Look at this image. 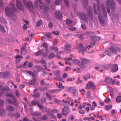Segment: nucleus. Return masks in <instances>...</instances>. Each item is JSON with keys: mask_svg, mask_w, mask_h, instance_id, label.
<instances>
[{"mask_svg": "<svg viewBox=\"0 0 121 121\" xmlns=\"http://www.w3.org/2000/svg\"><path fill=\"white\" fill-rule=\"evenodd\" d=\"M10 6L11 8L8 7L5 8V14L7 17L12 19L15 20L17 19V17L14 12L16 11V9L13 4H11Z\"/></svg>", "mask_w": 121, "mask_h": 121, "instance_id": "nucleus-1", "label": "nucleus"}, {"mask_svg": "<svg viewBox=\"0 0 121 121\" xmlns=\"http://www.w3.org/2000/svg\"><path fill=\"white\" fill-rule=\"evenodd\" d=\"M107 4L108 7L107 8V11L108 13H110V8H111L112 10L113 11L115 9V5L114 1L113 0H107Z\"/></svg>", "mask_w": 121, "mask_h": 121, "instance_id": "nucleus-2", "label": "nucleus"}, {"mask_svg": "<svg viewBox=\"0 0 121 121\" xmlns=\"http://www.w3.org/2000/svg\"><path fill=\"white\" fill-rule=\"evenodd\" d=\"M23 3L25 6L28 8H29L31 11H33L34 8L31 2H29L27 3L26 0H24L23 1Z\"/></svg>", "mask_w": 121, "mask_h": 121, "instance_id": "nucleus-3", "label": "nucleus"}, {"mask_svg": "<svg viewBox=\"0 0 121 121\" xmlns=\"http://www.w3.org/2000/svg\"><path fill=\"white\" fill-rule=\"evenodd\" d=\"M69 108L68 107L65 106L64 107V108H62V114L63 116H66L69 113L70 111L69 110Z\"/></svg>", "mask_w": 121, "mask_h": 121, "instance_id": "nucleus-4", "label": "nucleus"}, {"mask_svg": "<svg viewBox=\"0 0 121 121\" xmlns=\"http://www.w3.org/2000/svg\"><path fill=\"white\" fill-rule=\"evenodd\" d=\"M109 49L112 52L115 54H118L117 51H119L120 50L119 47H117L115 48L113 46H110Z\"/></svg>", "mask_w": 121, "mask_h": 121, "instance_id": "nucleus-5", "label": "nucleus"}, {"mask_svg": "<svg viewBox=\"0 0 121 121\" xmlns=\"http://www.w3.org/2000/svg\"><path fill=\"white\" fill-rule=\"evenodd\" d=\"M71 47V45L69 43H67L65 45L64 48L65 49L66 53H70L71 52L70 49Z\"/></svg>", "mask_w": 121, "mask_h": 121, "instance_id": "nucleus-6", "label": "nucleus"}, {"mask_svg": "<svg viewBox=\"0 0 121 121\" xmlns=\"http://www.w3.org/2000/svg\"><path fill=\"white\" fill-rule=\"evenodd\" d=\"M76 47L78 50L82 51V54L84 55V50L82 43H80V44H78L76 46Z\"/></svg>", "mask_w": 121, "mask_h": 121, "instance_id": "nucleus-7", "label": "nucleus"}, {"mask_svg": "<svg viewBox=\"0 0 121 121\" xmlns=\"http://www.w3.org/2000/svg\"><path fill=\"white\" fill-rule=\"evenodd\" d=\"M16 5L17 8L20 10H22L23 9V7L22 3L19 0H16Z\"/></svg>", "mask_w": 121, "mask_h": 121, "instance_id": "nucleus-8", "label": "nucleus"}, {"mask_svg": "<svg viewBox=\"0 0 121 121\" xmlns=\"http://www.w3.org/2000/svg\"><path fill=\"white\" fill-rule=\"evenodd\" d=\"M80 14L82 20L85 21L87 23L88 21V18L86 15L83 12L80 13Z\"/></svg>", "mask_w": 121, "mask_h": 121, "instance_id": "nucleus-9", "label": "nucleus"}, {"mask_svg": "<svg viewBox=\"0 0 121 121\" xmlns=\"http://www.w3.org/2000/svg\"><path fill=\"white\" fill-rule=\"evenodd\" d=\"M118 69V67L117 64H114L112 66L111 71L112 72H115L117 71Z\"/></svg>", "mask_w": 121, "mask_h": 121, "instance_id": "nucleus-10", "label": "nucleus"}, {"mask_svg": "<svg viewBox=\"0 0 121 121\" xmlns=\"http://www.w3.org/2000/svg\"><path fill=\"white\" fill-rule=\"evenodd\" d=\"M55 16L57 19L61 18L62 16L61 12L59 11H57L55 13Z\"/></svg>", "mask_w": 121, "mask_h": 121, "instance_id": "nucleus-11", "label": "nucleus"}, {"mask_svg": "<svg viewBox=\"0 0 121 121\" xmlns=\"http://www.w3.org/2000/svg\"><path fill=\"white\" fill-rule=\"evenodd\" d=\"M105 81L107 83L112 84L113 82L114 81L112 80L111 78L108 77L105 78Z\"/></svg>", "mask_w": 121, "mask_h": 121, "instance_id": "nucleus-12", "label": "nucleus"}, {"mask_svg": "<svg viewBox=\"0 0 121 121\" xmlns=\"http://www.w3.org/2000/svg\"><path fill=\"white\" fill-rule=\"evenodd\" d=\"M23 57L22 56L19 55H17L15 57V58L16 59V62L17 63H19L21 60V59Z\"/></svg>", "mask_w": 121, "mask_h": 121, "instance_id": "nucleus-13", "label": "nucleus"}, {"mask_svg": "<svg viewBox=\"0 0 121 121\" xmlns=\"http://www.w3.org/2000/svg\"><path fill=\"white\" fill-rule=\"evenodd\" d=\"M92 8L91 7H89V9L88 10V12L89 14V17L90 18L92 19H93V17L92 15Z\"/></svg>", "mask_w": 121, "mask_h": 121, "instance_id": "nucleus-14", "label": "nucleus"}, {"mask_svg": "<svg viewBox=\"0 0 121 121\" xmlns=\"http://www.w3.org/2000/svg\"><path fill=\"white\" fill-rule=\"evenodd\" d=\"M98 19L101 24L103 25L105 24V22L104 19L102 18V16L100 14L98 16Z\"/></svg>", "mask_w": 121, "mask_h": 121, "instance_id": "nucleus-15", "label": "nucleus"}, {"mask_svg": "<svg viewBox=\"0 0 121 121\" xmlns=\"http://www.w3.org/2000/svg\"><path fill=\"white\" fill-rule=\"evenodd\" d=\"M6 110L8 111L11 112L14 111L15 108L14 107L12 106H7L6 107Z\"/></svg>", "mask_w": 121, "mask_h": 121, "instance_id": "nucleus-16", "label": "nucleus"}, {"mask_svg": "<svg viewBox=\"0 0 121 121\" xmlns=\"http://www.w3.org/2000/svg\"><path fill=\"white\" fill-rule=\"evenodd\" d=\"M61 90L60 89H56L49 90V92L51 93H57L60 91Z\"/></svg>", "mask_w": 121, "mask_h": 121, "instance_id": "nucleus-17", "label": "nucleus"}, {"mask_svg": "<svg viewBox=\"0 0 121 121\" xmlns=\"http://www.w3.org/2000/svg\"><path fill=\"white\" fill-rule=\"evenodd\" d=\"M77 90L74 87H70L68 91L69 92L73 93Z\"/></svg>", "mask_w": 121, "mask_h": 121, "instance_id": "nucleus-18", "label": "nucleus"}, {"mask_svg": "<svg viewBox=\"0 0 121 121\" xmlns=\"http://www.w3.org/2000/svg\"><path fill=\"white\" fill-rule=\"evenodd\" d=\"M80 59L82 62L85 64L87 63L90 61L89 60L83 58H81Z\"/></svg>", "mask_w": 121, "mask_h": 121, "instance_id": "nucleus-19", "label": "nucleus"}, {"mask_svg": "<svg viewBox=\"0 0 121 121\" xmlns=\"http://www.w3.org/2000/svg\"><path fill=\"white\" fill-rule=\"evenodd\" d=\"M101 7L103 11V14L105 16H107V13L105 10V9L104 6V5L103 4H102L101 5Z\"/></svg>", "mask_w": 121, "mask_h": 121, "instance_id": "nucleus-20", "label": "nucleus"}, {"mask_svg": "<svg viewBox=\"0 0 121 121\" xmlns=\"http://www.w3.org/2000/svg\"><path fill=\"white\" fill-rule=\"evenodd\" d=\"M23 51L25 52L24 53V54H26L27 53V51L26 50V49L25 48V46H23L22 48L21 52V55H22Z\"/></svg>", "mask_w": 121, "mask_h": 121, "instance_id": "nucleus-21", "label": "nucleus"}, {"mask_svg": "<svg viewBox=\"0 0 121 121\" xmlns=\"http://www.w3.org/2000/svg\"><path fill=\"white\" fill-rule=\"evenodd\" d=\"M97 3V9L98 11H100V6L99 4V0H95Z\"/></svg>", "mask_w": 121, "mask_h": 121, "instance_id": "nucleus-22", "label": "nucleus"}, {"mask_svg": "<svg viewBox=\"0 0 121 121\" xmlns=\"http://www.w3.org/2000/svg\"><path fill=\"white\" fill-rule=\"evenodd\" d=\"M112 105H106L104 107L105 109L106 110H110L112 108Z\"/></svg>", "mask_w": 121, "mask_h": 121, "instance_id": "nucleus-23", "label": "nucleus"}, {"mask_svg": "<svg viewBox=\"0 0 121 121\" xmlns=\"http://www.w3.org/2000/svg\"><path fill=\"white\" fill-rule=\"evenodd\" d=\"M35 67L36 68V69L38 70H42L43 69V68L39 65H35Z\"/></svg>", "mask_w": 121, "mask_h": 121, "instance_id": "nucleus-24", "label": "nucleus"}, {"mask_svg": "<svg viewBox=\"0 0 121 121\" xmlns=\"http://www.w3.org/2000/svg\"><path fill=\"white\" fill-rule=\"evenodd\" d=\"M105 53L108 55L111 56L112 55V53L109 50H106L104 52Z\"/></svg>", "mask_w": 121, "mask_h": 121, "instance_id": "nucleus-25", "label": "nucleus"}, {"mask_svg": "<svg viewBox=\"0 0 121 121\" xmlns=\"http://www.w3.org/2000/svg\"><path fill=\"white\" fill-rule=\"evenodd\" d=\"M66 23L69 26L72 23V21L70 19H68L66 21Z\"/></svg>", "mask_w": 121, "mask_h": 121, "instance_id": "nucleus-26", "label": "nucleus"}, {"mask_svg": "<svg viewBox=\"0 0 121 121\" xmlns=\"http://www.w3.org/2000/svg\"><path fill=\"white\" fill-rule=\"evenodd\" d=\"M6 113V111L4 109H0V115L3 116Z\"/></svg>", "mask_w": 121, "mask_h": 121, "instance_id": "nucleus-27", "label": "nucleus"}, {"mask_svg": "<svg viewBox=\"0 0 121 121\" xmlns=\"http://www.w3.org/2000/svg\"><path fill=\"white\" fill-rule=\"evenodd\" d=\"M13 100L12 101V104L14 105H16L17 104V103L16 99L14 97V98H13Z\"/></svg>", "mask_w": 121, "mask_h": 121, "instance_id": "nucleus-28", "label": "nucleus"}, {"mask_svg": "<svg viewBox=\"0 0 121 121\" xmlns=\"http://www.w3.org/2000/svg\"><path fill=\"white\" fill-rule=\"evenodd\" d=\"M91 82H89L86 85V88L87 89H90L91 87Z\"/></svg>", "mask_w": 121, "mask_h": 121, "instance_id": "nucleus-29", "label": "nucleus"}, {"mask_svg": "<svg viewBox=\"0 0 121 121\" xmlns=\"http://www.w3.org/2000/svg\"><path fill=\"white\" fill-rule=\"evenodd\" d=\"M40 9H43L44 10L46 9H48V7L46 4L43 5L42 6L40 5Z\"/></svg>", "mask_w": 121, "mask_h": 121, "instance_id": "nucleus-30", "label": "nucleus"}, {"mask_svg": "<svg viewBox=\"0 0 121 121\" xmlns=\"http://www.w3.org/2000/svg\"><path fill=\"white\" fill-rule=\"evenodd\" d=\"M79 67L82 69H83L85 67V64L83 63L82 62H80L78 64Z\"/></svg>", "mask_w": 121, "mask_h": 121, "instance_id": "nucleus-31", "label": "nucleus"}, {"mask_svg": "<svg viewBox=\"0 0 121 121\" xmlns=\"http://www.w3.org/2000/svg\"><path fill=\"white\" fill-rule=\"evenodd\" d=\"M116 101L118 103L120 102H121V96H118L116 98Z\"/></svg>", "mask_w": 121, "mask_h": 121, "instance_id": "nucleus-32", "label": "nucleus"}, {"mask_svg": "<svg viewBox=\"0 0 121 121\" xmlns=\"http://www.w3.org/2000/svg\"><path fill=\"white\" fill-rule=\"evenodd\" d=\"M110 67V65L109 64H107L105 65H104L102 66V68H104L105 69H107Z\"/></svg>", "mask_w": 121, "mask_h": 121, "instance_id": "nucleus-33", "label": "nucleus"}, {"mask_svg": "<svg viewBox=\"0 0 121 121\" xmlns=\"http://www.w3.org/2000/svg\"><path fill=\"white\" fill-rule=\"evenodd\" d=\"M5 90V89L4 88L2 89L1 91H0V97H1L4 94V91Z\"/></svg>", "mask_w": 121, "mask_h": 121, "instance_id": "nucleus-34", "label": "nucleus"}, {"mask_svg": "<svg viewBox=\"0 0 121 121\" xmlns=\"http://www.w3.org/2000/svg\"><path fill=\"white\" fill-rule=\"evenodd\" d=\"M47 88L46 87H40L39 88V90L40 91H45L47 90Z\"/></svg>", "mask_w": 121, "mask_h": 121, "instance_id": "nucleus-35", "label": "nucleus"}, {"mask_svg": "<svg viewBox=\"0 0 121 121\" xmlns=\"http://www.w3.org/2000/svg\"><path fill=\"white\" fill-rule=\"evenodd\" d=\"M55 56V55L54 53H52L50 54L48 56L49 58L50 59L53 58Z\"/></svg>", "mask_w": 121, "mask_h": 121, "instance_id": "nucleus-36", "label": "nucleus"}, {"mask_svg": "<svg viewBox=\"0 0 121 121\" xmlns=\"http://www.w3.org/2000/svg\"><path fill=\"white\" fill-rule=\"evenodd\" d=\"M0 21L1 22L4 23L5 24H6L7 23L5 19L3 17L0 18Z\"/></svg>", "mask_w": 121, "mask_h": 121, "instance_id": "nucleus-37", "label": "nucleus"}, {"mask_svg": "<svg viewBox=\"0 0 121 121\" xmlns=\"http://www.w3.org/2000/svg\"><path fill=\"white\" fill-rule=\"evenodd\" d=\"M43 51V50H41L38 51L35 53V55L36 56H38L40 55Z\"/></svg>", "mask_w": 121, "mask_h": 121, "instance_id": "nucleus-38", "label": "nucleus"}, {"mask_svg": "<svg viewBox=\"0 0 121 121\" xmlns=\"http://www.w3.org/2000/svg\"><path fill=\"white\" fill-rule=\"evenodd\" d=\"M6 97H9L10 98L12 99L14 98V96L13 95L11 94H7L6 95Z\"/></svg>", "mask_w": 121, "mask_h": 121, "instance_id": "nucleus-39", "label": "nucleus"}, {"mask_svg": "<svg viewBox=\"0 0 121 121\" xmlns=\"http://www.w3.org/2000/svg\"><path fill=\"white\" fill-rule=\"evenodd\" d=\"M27 73L29 74L33 77L35 75V74L34 73L32 72L31 71H27Z\"/></svg>", "mask_w": 121, "mask_h": 121, "instance_id": "nucleus-40", "label": "nucleus"}, {"mask_svg": "<svg viewBox=\"0 0 121 121\" xmlns=\"http://www.w3.org/2000/svg\"><path fill=\"white\" fill-rule=\"evenodd\" d=\"M73 64H79V63L80 62V61L78 60H73Z\"/></svg>", "mask_w": 121, "mask_h": 121, "instance_id": "nucleus-41", "label": "nucleus"}, {"mask_svg": "<svg viewBox=\"0 0 121 121\" xmlns=\"http://www.w3.org/2000/svg\"><path fill=\"white\" fill-rule=\"evenodd\" d=\"M82 83V81L80 80L79 77H78L77 81L76 82V83L77 84H78L79 83Z\"/></svg>", "mask_w": 121, "mask_h": 121, "instance_id": "nucleus-42", "label": "nucleus"}, {"mask_svg": "<svg viewBox=\"0 0 121 121\" xmlns=\"http://www.w3.org/2000/svg\"><path fill=\"white\" fill-rule=\"evenodd\" d=\"M35 81L34 79L31 80L28 82V84L30 85H33L35 83Z\"/></svg>", "mask_w": 121, "mask_h": 121, "instance_id": "nucleus-43", "label": "nucleus"}, {"mask_svg": "<svg viewBox=\"0 0 121 121\" xmlns=\"http://www.w3.org/2000/svg\"><path fill=\"white\" fill-rule=\"evenodd\" d=\"M64 1L65 4L67 7H69V0H63Z\"/></svg>", "mask_w": 121, "mask_h": 121, "instance_id": "nucleus-44", "label": "nucleus"}, {"mask_svg": "<svg viewBox=\"0 0 121 121\" xmlns=\"http://www.w3.org/2000/svg\"><path fill=\"white\" fill-rule=\"evenodd\" d=\"M0 31L3 32H5V30L4 28L2 26L0 25Z\"/></svg>", "mask_w": 121, "mask_h": 121, "instance_id": "nucleus-45", "label": "nucleus"}, {"mask_svg": "<svg viewBox=\"0 0 121 121\" xmlns=\"http://www.w3.org/2000/svg\"><path fill=\"white\" fill-rule=\"evenodd\" d=\"M38 103V102L35 100L32 101L31 102V104L34 105H36V104L37 105V104Z\"/></svg>", "mask_w": 121, "mask_h": 121, "instance_id": "nucleus-46", "label": "nucleus"}, {"mask_svg": "<svg viewBox=\"0 0 121 121\" xmlns=\"http://www.w3.org/2000/svg\"><path fill=\"white\" fill-rule=\"evenodd\" d=\"M61 0H56L55 3L56 5H59L61 3Z\"/></svg>", "mask_w": 121, "mask_h": 121, "instance_id": "nucleus-47", "label": "nucleus"}, {"mask_svg": "<svg viewBox=\"0 0 121 121\" xmlns=\"http://www.w3.org/2000/svg\"><path fill=\"white\" fill-rule=\"evenodd\" d=\"M41 115V114L39 113L35 112L33 113V115L35 116H40Z\"/></svg>", "mask_w": 121, "mask_h": 121, "instance_id": "nucleus-48", "label": "nucleus"}, {"mask_svg": "<svg viewBox=\"0 0 121 121\" xmlns=\"http://www.w3.org/2000/svg\"><path fill=\"white\" fill-rule=\"evenodd\" d=\"M91 87L92 89H95L96 88V86L92 82H91Z\"/></svg>", "mask_w": 121, "mask_h": 121, "instance_id": "nucleus-49", "label": "nucleus"}, {"mask_svg": "<svg viewBox=\"0 0 121 121\" xmlns=\"http://www.w3.org/2000/svg\"><path fill=\"white\" fill-rule=\"evenodd\" d=\"M93 7L94 9V10L95 13V15L97 14V12L96 10V5L95 3H94L93 4Z\"/></svg>", "mask_w": 121, "mask_h": 121, "instance_id": "nucleus-50", "label": "nucleus"}, {"mask_svg": "<svg viewBox=\"0 0 121 121\" xmlns=\"http://www.w3.org/2000/svg\"><path fill=\"white\" fill-rule=\"evenodd\" d=\"M42 23V21L40 20L38 21L36 23L37 26H39Z\"/></svg>", "mask_w": 121, "mask_h": 121, "instance_id": "nucleus-51", "label": "nucleus"}, {"mask_svg": "<svg viewBox=\"0 0 121 121\" xmlns=\"http://www.w3.org/2000/svg\"><path fill=\"white\" fill-rule=\"evenodd\" d=\"M4 103V100H0V107L2 106Z\"/></svg>", "mask_w": 121, "mask_h": 121, "instance_id": "nucleus-52", "label": "nucleus"}, {"mask_svg": "<svg viewBox=\"0 0 121 121\" xmlns=\"http://www.w3.org/2000/svg\"><path fill=\"white\" fill-rule=\"evenodd\" d=\"M48 117L46 115L43 116L41 118V119L43 120H46Z\"/></svg>", "mask_w": 121, "mask_h": 121, "instance_id": "nucleus-53", "label": "nucleus"}, {"mask_svg": "<svg viewBox=\"0 0 121 121\" xmlns=\"http://www.w3.org/2000/svg\"><path fill=\"white\" fill-rule=\"evenodd\" d=\"M33 63L30 62H29L28 64V66L30 68L31 67L33 66Z\"/></svg>", "mask_w": 121, "mask_h": 121, "instance_id": "nucleus-54", "label": "nucleus"}, {"mask_svg": "<svg viewBox=\"0 0 121 121\" xmlns=\"http://www.w3.org/2000/svg\"><path fill=\"white\" fill-rule=\"evenodd\" d=\"M37 105L40 109H42L43 108V105L40 103L37 104Z\"/></svg>", "mask_w": 121, "mask_h": 121, "instance_id": "nucleus-55", "label": "nucleus"}, {"mask_svg": "<svg viewBox=\"0 0 121 121\" xmlns=\"http://www.w3.org/2000/svg\"><path fill=\"white\" fill-rule=\"evenodd\" d=\"M94 33L93 31H89L86 32V34L87 35H93Z\"/></svg>", "mask_w": 121, "mask_h": 121, "instance_id": "nucleus-56", "label": "nucleus"}, {"mask_svg": "<svg viewBox=\"0 0 121 121\" xmlns=\"http://www.w3.org/2000/svg\"><path fill=\"white\" fill-rule=\"evenodd\" d=\"M68 77V74L66 73H64L62 76V78H65Z\"/></svg>", "mask_w": 121, "mask_h": 121, "instance_id": "nucleus-57", "label": "nucleus"}, {"mask_svg": "<svg viewBox=\"0 0 121 121\" xmlns=\"http://www.w3.org/2000/svg\"><path fill=\"white\" fill-rule=\"evenodd\" d=\"M46 94L47 97L50 100L52 99V98L50 95L48 93H46Z\"/></svg>", "mask_w": 121, "mask_h": 121, "instance_id": "nucleus-58", "label": "nucleus"}, {"mask_svg": "<svg viewBox=\"0 0 121 121\" xmlns=\"http://www.w3.org/2000/svg\"><path fill=\"white\" fill-rule=\"evenodd\" d=\"M15 93L17 97H19V92L17 90H16L15 91Z\"/></svg>", "mask_w": 121, "mask_h": 121, "instance_id": "nucleus-59", "label": "nucleus"}, {"mask_svg": "<svg viewBox=\"0 0 121 121\" xmlns=\"http://www.w3.org/2000/svg\"><path fill=\"white\" fill-rule=\"evenodd\" d=\"M62 83H61V84H60L58 85L57 86H58V88H61V89H63L64 88V86H62Z\"/></svg>", "mask_w": 121, "mask_h": 121, "instance_id": "nucleus-60", "label": "nucleus"}, {"mask_svg": "<svg viewBox=\"0 0 121 121\" xmlns=\"http://www.w3.org/2000/svg\"><path fill=\"white\" fill-rule=\"evenodd\" d=\"M69 29L71 31H75L76 30V28L75 27H70L69 26Z\"/></svg>", "mask_w": 121, "mask_h": 121, "instance_id": "nucleus-61", "label": "nucleus"}, {"mask_svg": "<svg viewBox=\"0 0 121 121\" xmlns=\"http://www.w3.org/2000/svg\"><path fill=\"white\" fill-rule=\"evenodd\" d=\"M60 33V32L58 31H54L52 32V33L56 35H59Z\"/></svg>", "mask_w": 121, "mask_h": 121, "instance_id": "nucleus-62", "label": "nucleus"}, {"mask_svg": "<svg viewBox=\"0 0 121 121\" xmlns=\"http://www.w3.org/2000/svg\"><path fill=\"white\" fill-rule=\"evenodd\" d=\"M40 94L39 93H38L34 95L33 96L35 98H38L40 96Z\"/></svg>", "mask_w": 121, "mask_h": 121, "instance_id": "nucleus-63", "label": "nucleus"}, {"mask_svg": "<svg viewBox=\"0 0 121 121\" xmlns=\"http://www.w3.org/2000/svg\"><path fill=\"white\" fill-rule=\"evenodd\" d=\"M110 101V99L109 98H106L104 100V101L105 103H108Z\"/></svg>", "mask_w": 121, "mask_h": 121, "instance_id": "nucleus-64", "label": "nucleus"}]
</instances>
